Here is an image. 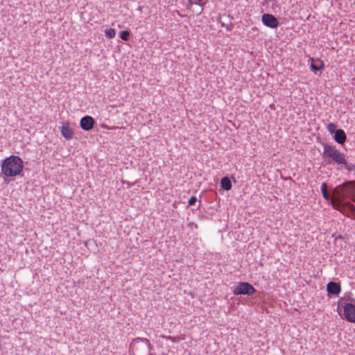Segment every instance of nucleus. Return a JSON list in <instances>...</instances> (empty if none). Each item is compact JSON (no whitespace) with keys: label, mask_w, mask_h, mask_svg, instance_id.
<instances>
[{"label":"nucleus","mask_w":355,"mask_h":355,"mask_svg":"<svg viewBox=\"0 0 355 355\" xmlns=\"http://www.w3.org/2000/svg\"><path fill=\"white\" fill-rule=\"evenodd\" d=\"M256 293V289L248 282H239L233 291L235 295H252Z\"/></svg>","instance_id":"nucleus-5"},{"label":"nucleus","mask_w":355,"mask_h":355,"mask_svg":"<svg viewBox=\"0 0 355 355\" xmlns=\"http://www.w3.org/2000/svg\"><path fill=\"white\" fill-rule=\"evenodd\" d=\"M1 175L4 178L20 175L24 169L23 160L17 155H10L2 161Z\"/></svg>","instance_id":"nucleus-2"},{"label":"nucleus","mask_w":355,"mask_h":355,"mask_svg":"<svg viewBox=\"0 0 355 355\" xmlns=\"http://www.w3.org/2000/svg\"><path fill=\"white\" fill-rule=\"evenodd\" d=\"M62 135L67 139L71 140L73 136V128L70 125L69 122L64 123L61 127Z\"/></svg>","instance_id":"nucleus-9"},{"label":"nucleus","mask_w":355,"mask_h":355,"mask_svg":"<svg viewBox=\"0 0 355 355\" xmlns=\"http://www.w3.org/2000/svg\"><path fill=\"white\" fill-rule=\"evenodd\" d=\"M323 153L324 162L327 164L333 163L337 165H345L346 164L345 154L338 150L335 146L324 144Z\"/></svg>","instance_id":"nucleus-3"},{"label":"nucleus","mask_w":355,"mask_h":355,"mask_svg":"<svg viewBox=\"0 0 355 355\" xmlns=\"http://www.w3.org/2000/svg\"><path fill=\"white\" fill-rule=\"evenodd\" d=\"M130 32L128 31H123L120 33V37L124 41H128L129 39Z\"/></svg>","instance_id":"nucleus-16"},{"label":"nucleus","mask_w":355,"mask_h":355,"mask_svg":"<svg viewBox=\"0 0 355 355\" xmlns=\"http://www.w3.org/2000/svg\"><path fill=\"white\" fill-rule=\"evenodd\" d=\"M345 168L346 170H347L349 172L354 171V175H355V165L351 163H348L346 161V164H345Z\"/></svg>","instance_id":"nucleus-17"},{"label":"nucleus","mask_w":355,"mask_h":355,"mask_svg":"<svg viewBox=\"0 0 355 355\" xmlns=\"http://www.w3.org/2000/svg\"><path fill=\"white\" fill-rule=\"evenodd\" d=\"M220 184L223 189L229 191L232 188V183L227 177H224L220 180Z\"/></svg>","instance_id":"nucleus-13"},{"label":"nucleus","mask_w":355,"mask_h":355,"mask_svg":"<svg viewBox=\"0 0 355 355\" xmlns=\"http://www.w3.org/2000/svg\"><path fill=\"white\" fill-rule=\"evenodd\" d=\"M166 338L172 343H179L183 339L180 337H174L171 336L166 337Z\"/></svg>","instance_id":"nucleus-18"},{"label":"nucleus","mask_w":355,"mask_h":355,"mask_svg":"<svg viewBox=\"0 0 355 355\" xmlns=\"http://www.w3.org/2000/svg\"><path fill=\"white\" fill-rule=\"evenodd\" d=\"M309 60L311 61L310 67L313 71H320L324 67L323 62L320 59L315 60L313 58H310Z\"/></svg>","instance_id":"nucleus-12"},{"label":"nucleus","mask_w":355,"mask_h":355,"mask_svg":"<svg viewBox=\"0 0 355 355\" xmlns=\"http://www.w3.org/2000/svg\"><path fill=\"white\" fill-rule=\"evenodd\" d=\"M321 192H322L323 198L326 200H329L330 196H329V194L327 192V183L323 182L322 184V185H321Z\"/></svg>","instance_id":"nucleus-14"},{"label":"nucleus","mask_w":355,"mask_h":355,"mask_svg":"<svg viewBox=\"0 0 355 355\" xmlns=\"http://www.w3.org/2000/svg\"><path fill=\"white\" fill-rule=\"evenodd\" d=\"M105 34L107 37L112 39L116 35V31L113 28H109V29L105 30Z\"/></svg>","instance_id":"nucleus-15"},{"label":"nucleus","mask_w":355,"mask_h":355,"mask_svg":"<svg viewBox=\"0 0 355 355\" xmlns=\"http://www.w3.org/2000/svg\"><path fill=\"white\" fill-rule=\"evenodd\" d=\"M327 291L329 294L336 295L340 293L341 288L339 284L331 282L327 286Z\"/></svg>","instance_id":"nucleus-10"},{"label":"nucleus","mask_w":355,"mask_h":355,"mask_svg":"<svg viewBox=\"0 0 355 355\" xmlns=\"http://www.w3.org/2000/svg\"><path fill=\"white\" fill-rule=\"evenodd\" d=\"M334 133L335 141L340 144H344L347 138L345 131L342 129H338Z\"/></svg>","instance_id":"nucleus-11"},{"label":"nucleus","mask_w":355,"mask_h":355,"mask_svg":"<svg viewBox=\"0 0 355 355\" xmlns=\"http://www.w3.org/2000/svg\"><path fill=\"white\" fill-rule=\"evenodd\" d=\"M336 125L333 123H330L327 125V130L330 132V133H333V132H336Z\"/></svg>","instance_id":"nucleus-19"},{"label":"nucleus","mask_w":355,"mask_h":355,"mask_svg":"<svg viewBox=\"0 0 355 355\" xmlns=\"http://www.w3.org/2000/svg\"><path fill=\"white\" fill-rule=\"evenodd\" d=\"M261 21L266 26L271 28H275L279 25L277 18L270 14H263L261 17Z\"/></svg>","instance_id":"nucleus-7"},{"label":"nucleus","mask_w":355,"mask_h":355,"mask_svg":"<svg viewBox=\"0 0 355 355\" xmlns=\"http://www.w3.org/2000/svg\"><path fill=\"white\" fill-rule=\"evenodd\" d=\"M343 308L345 318L349 322L355 323V305L349 302L345 303Z\"/></svg>","instance_id":"nucleus-6"},{"label":"nucleus","mask_w":355,"mask_h":355,"mask_svg":"<svg viewBox=\"0 0 355 355\" xmlns=\"http://www.w3.org/2000/svg\"><path fill=\"white\" fill-rule=\"evenodd\" d=\"M196 200H197L196 197H195V196H191V197L190 198V199L189 200V205H194V204L196 203Z\"/></svg>","instance_id":"nucleus-20"},{"label":"nucleus","mask_w":355,"mask_h":355,"mask_svg":"<svg viewBox=\"0 0 355 355\" xmlns=\"http://www.w3.org/2000/svg\"><path fill=\"white\" fill-rule=\"evenodd\" d=\"M94 120L92 116H85L80 119V125L83 130L88 131L94 128Z\"/></svg>","instance_id":"nucleus-8"},{"label":"nucleus","mask_w":355,"mask_h":355,"mask_svg":"<svg viewBox=\"0 0 355 355\" xmlns=\"http://www.w3.org/2000/svg\"><path fill=\"white\" fill-rule=\"evenodd\" d=\"M151 345L147 338H137L130 345V352L133 355H150Z\"/></svg>","instance_id":"nucleus-4"},{"label":"nucleus","mask_w":355,"mask_h":355,"mask_svg":"<svg viewBox=\"0 0 355 355\" xmlns=\"http://www.w3.org/2000/svg\"><path fill=\"white\" fill-rule=\"evenodd\" d=\"M346 199L355 202V181H347L337 186L331 199L332 207L343 214L355 216V206Z\"/></svg>","instance_id":"nucleus-1"}]
</instances>
